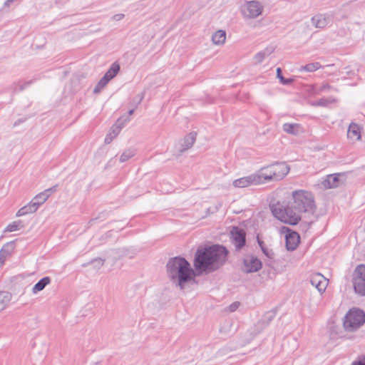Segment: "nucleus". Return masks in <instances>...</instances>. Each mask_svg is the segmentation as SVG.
I'll return each mask as SVG.
<instances>
[{"label":"nucleus","instance_id":"nucleus-4","mask_svg":"<svg viewBox=\"0 0 365 365\" xmlns=\"http://www.w3.org/2000/svg\"><path fill=\"white\" fill-rule=\"evenodd\" d=\"M241 14L243 19L250 21L261 16L264 6L262 2L257 0L247 1L241 6Z\"/></svg>","mask_w":365,"mask_h":365},{"label":"nucleus","instance_id":"nucleus-34","mask_svg":"<svg viewBox=\"0 0 365 365\" xmlns=\"http://www.w3.org/2000/svg\"><path fill=\"white\" fill-rule=\"evenodd\" d=\"M221 207L222 203L220 202H217L212 205L207 209V215H209L216 213L217 212H218Z\"/></svg>","mask_w":365,"mask_h":365},{"label":"nucleus","instance_id":"nucleus-7","mask_svg":"<svg viewBox=\"0 0 365 365\" xmlns=\"http://www.w3.org/2000/svg\"><path fill=\"white\" fill-rule=\"evenodd\" d=\"M354 288L357 294L365 296V264L359 265L354 272Z\"/></svg>","mask_w":365,"mask_h":365},{"label":"nucleus","instance_id":"nucleus-5","mask_svg":"<svg viewBox=\"0 0 365 365\" xmlns=\"http://www.w3.org/2000/svg\"><path fill=\"white\" fill-rule=\"evenodd\" d=\"M365 322V314L363 311L351 309L344 317L343 325L346 331H354Z\"/></svg>","mask_w":365,"mask_h":365},{"label":"nucleus","instance_id":"nucleus-27","mask_svg":"<svg viewBox=\"0 0 365 365\" xmlns=\"http://www.w3.org/2000/svg\"><path fill=\"white\" fill-rule=\"evenodd\" d=\"M35 209L31 206V204L29 202L28 205L22 207L21 209L18 210L16 212L17 217L24 216L29 214H32L35 212Z\"/></svg>","mask_w":365,"mask_h":365},{"label":"nucleus","instance_id":"nucleus-32","mask_svg":"<svg viewBox=\"0 0 365 365\" xmlns=\"http://www.w3.org/2000/svg\"><path fill=\"white\" fill-rule=\"evenodd\" d=\"M46 287V277L40 279L32 288L31 292L34 294H38Z\"/></svg>","mask_w":365,"mask_h":365},{"label":"nucleus","instance_id":"nucleus-26","mask_svg":"<svg viewBox=\"0 0 365 365\" xmlns=\"http://www.w3.org/2000/svg\"><path fill=\"white\" fill-rule=\"evenodd\" d=\"M120 71V65L115 62L113 63L110 68L107 71V72L105 73L104 76L108 78L109 81L114 78L118 72Z\"/></svg>","mask_w":365,"mask_h":365},{"label":"nucleus","instance_id":"nucleus-33","mask_svg":"<svg viewBox=\"0 0 365 365\" xmlns=\"http://www.w3.org/2000/svg\"><path fill=\"white\" fill-rule=\"evenodd\" d=\"M21 225V221H15L9 224L5 229V232H11L19 230Z\"/></svg>","mask_w":365,"mask_h":365},{"label":"nucleus","instance_id":"nucleus-21","mask_svg":"<svg viewBox=\"0 0 365 365\" xmlns=\"http://www.w3.org/2000/svg\"><path fill=\"white\" fill-rule=\"evenodd\" d=\"M283 130L294 135H297L303 132L302 126L298 123H284Z\"/></svg>","mask_w":365,"mask_h":365},{"label":"nucleus","instance_id":"nucleus-19","mask_svg":"<svg viewBox=\"0 0 365 365\" xmlns=\"http://www.w3.org/2000/svg\"><path fill=\"white\" fill-rule=\"evenodd\" d=\"M14 242L6 243L0 250V267L4 263L5 260L9 257L14 250Z\"/></svg>","mask_w":365,"mask_h":365},{"label":"nucleus","instance_id":"nucleus-47","mask_svg":"<svg viewBox=\"0 0 365 365\" xmlns=\"http://www.w3.org/2000/svg\"><path fill=\"white\" fill-rule=\"evenodd\" d=\"M50 283V279L47 277V285Z\"/></svg>","mask_w":365,"mask_h":365},{"label":"nucleus","instance_id":"nucleus-3","mask_svg":"<svg viewBox=\"0 0 365 365\" xmlns=\"http://www.w3.org/2000/svg\"><path fill=\"white\" fill-rule=\"evenodd\" d=\"M167 273L172 283L180 290L194 283L196 277L190 264L182 257L170 259L167 264Z\"/></svg>","mask_w":365,"mask_h":365},{"label":"nucleus","instance_id":"nucleus-14","mask_svg":"<svg viewBox=\"0 0 365 365\" xmlns=\"http://www.w3.org/2000/svg\"><path fill=\"white\" fill-rule=\"evenodd\" d=\"M310 283L322 294L327 289L328 280L322 274L317 273L311 276Z\"/></svg>","mask_w":365,"mask_h":365},{"label":"nucleus","instance_id":"nucleus-44","mask_svg":"<svg viewBox=\"0 0 365 365\" xmlns=\"http://www.w3.org/2000/svg\"><path fill=\"white\" fill-rule=\"evenodd\" d=\"M258 243H259V246H260V247H261V249H262V247H265L264 246V243H263V242L260 241L259 240H258Z\"/></svg>","mask_w":365,"mask_h":365},{"label":"nucleus","instance_id":"nucleus-40","mask_svg":"<svg viewBox=\"0 0 365 365\" xmlns=\"http://www.w3.org/2000/svg\"><path fill=\"white\" fill-rule=\"evenodd\" d=\"M56 187H57V185H55V186H53V187H51V188L47 189V197H48L50 195H51L52 193H53L54 192H56Z\"/></svg>","mask_w":365,"mask_h":365},{"label":"nucleus","instance_id":"nucleus-41","mask_svg":"<svg viewBox=\"0 0 365 365\" xmlns=\"http://www.w3.org/2000/svg\"><path fill=\"white\" fill-rule=\"evenodd\" d=\"M123 17V14H116L114 16V19L116 20V21H119L120 19H122Z\"/></svg>","mask_w":365,"mask_h":365},{"label":"nucleus","instance_id":"nucleus-25","mask_svg":"<svg viewBox=\"0 0 365 365\" xmlns=\"http://www.w3.org/2000/svg\"><path fill=\"white\" fill-rule=\"evenodd\" d=\"M11 299V294L6 291L0 292V312L4 310Z\"/></svg>","mask_w":365,"mask_h":365},{"label":"nucleus","instance_id":"nucleus-36","mask_svg":"<svg viewBox=\"0 0 365 365\" xmlns=\"http://www.w3.org/2000/svg\"><path fill=\"white\" fill-rule=\"evenodd\" d=\"M262 251L268 258L272 259L274 257V254L272 250H269L267 247H262Z\"/></svg>","mask_w":365,"mask_h":365},{"label":"nucleus","instance_id":"nucleus-35","mask_svg":"<svg viewBox=\"0 0 365 365\" xmlns=\"http://www.w3.org/2000/svg\"><path fill=\"white\" fill-rule=\"evenodd\" d=\"M277 76L280 81V82L284 85L290 84L293 80L292 78H284V76L282 75V70L280 68H277Z\"/></svg>","mask_w":365,"mask_h":365},{"label":"nucleus","instance_id":"nucleus-13","mask_svg":"<svg viewBox=\"0 0 365 365\" xmlns=\"http://www.w3.org/2000/svg\"><path fill=\"white\" fill-rule=\"evenodd\" d=\"M231 239L237 250H240L245 244V232L237 227L231 231Z\"/></svg>","mask_w":365,"mask_h":365},{"label":"nucleus","instance_id":"nucleus-17","mask_svg":"<svg viewBox=\"0 0 365 365\" xmlns=\"http://www.w3.org/2000/svg\"><path fill=\"white\" fill-rule=\"evenodd\" d=\"M85 76L83 74L77 73L71 78V91L75 93L86 86Z\"/></svg>","mask_w":365,"mask_h":365},{"label":"nucleus","instance_id":"nucleus-45","mask_svg":"<svg viewBox=\"0 0 365 365\" xmlns=\"http://www.w3.org/2000/svg\"><path fill=\"white\" fill-rule=\"evenodd\" d=\"M353 365H365V363L359 361V362L353 364Z\"/></svg>","mask_w":365,"mask_h":365},{"label":"nucleus","instance_id":"nucleus-23","mask_svg":"<svg viewBox=\"0 0 365 365\" xmlns=\"http://www.w3.org/2000/svg\"><path fill=\"white\" fill-rule=\"evenodd\" d=\"M46 202V192H41L36 195L30 202L31 206L37 211L39 207L44 205Z\"/></svg>","mask_w":365,"mask_h":365},{"label":"nucleus","instance_id":"nucleus-46","mask_svg":"<svg viewBox=\"0 0 365 365\" xmlns=\"http://www.w3.org/2000/svg\"><path fill=\"white\" fill-rule=\"evenodd\" d=\"M133 112H134V109L130 110L128 112V115H131L133 113Z\"/></svg>","mask_w":365,"mask_h":365},{"label":"nucleus","instance_id":"nucleus-29","mask_svg":"<svg viewBox=\"0 0 365 365\" xmlns=\"http://www.w3.org/2000/svg\"><path fill=\"white\" fill-rule=\"evenodd\" d=\"M322 67L319 62L310 63L299 68L300 71L314 72Z\"/></svg>","mask_w":365,"mask_h":365},{"label":"nucleus","instance_id":"nucleus-18","mask_svg":"<svg viewBox=\"0 0 365 365\" xmlns=\"http://www.w3.org/2000/svg\"><path fill=\"white\" fill-rule=\"evenodd\" d=\"M329 21V16L323 14H316L311 19L312 25L316 29L325 28Z\"/></svg>","mask_w":365,"mask_h":365},{"label":"nucleus","instance_id":"nucleus-43","mask_svg":"<svg viewBox=\"0 0 365 365\" xmlns=\"http://www.w3.org/2000/svg\"><path fill=\"white\" fill-rule=\"evenodd\" d=\"M94 262H98L99 264L102 265L103 264V260L101 259H95L93 261Z\"/></svg>","mask_w":365,"mask_h":365},{"label":"nucleus","instance_id":"nucleus-8","mask_svg":"<svg viewBox=\"0 0 365 365\" xmlns=\"http://www.w3.org/2000/svg\"><path fill=\"white\" fill-rule=\"evenodd\" d=\"M274 182H279L285 178L290 171V166L285 162H276L270 164Z\"/></svg>","mask_w":365,"mask_h":365},{"label":"nucleus","instance_id":"nucleus-6","mask_svg":"<svg viewBox=\"0 0 365 365\" xmlns=\"http://www.w3.org/2000/svg\"><path fill=\"white\" fill-rule=\"evenodd\" d=\"M197 135V132L192 131L180 138L173 146V155L178 158L181 156L182 153L192 148L196 141Z\"/></svg>","mask_w":365,"mask_h":365},{"label":"nucleus","instance_id":"nucleus-22","mask_svg":"<svg viewBox=\"0 0 365 365\" xmlns=\"http://www.w3.org/2000/svg\"><path fill=\"white\" fill-rule=\"evenodd\" d=\"M226 41V32L220 29L216 31L212 36V42L217 46H222Z\"/></svg>","mask_w":365,"mask_h":365},{"label":"nucleus","instance_id":"nucleus-39","mask_svg":"<svg viewBox=\"0 0 365 365\" xmlns=\"http://www.w3.org/2000/svg\"><path fill=\"white\" fill-rule=\"evenodd\" d=\"M144 96H145V93L143 92V93H140L139 94L137 95L136 96V101H137V104H139L140 103V102L143 101V99L144 98Z\"/></svg>","mask_w":365,"mask_h":365},{"label":"nucleus","instance_id":"nucleus-1","mask_svg":"<svg viewBox=\"0 0 365 365\" xmlns=\"http://www.w3.org/2000/svg\"><path fill=\"white\" fill-rule=\"evenodd\" d=\"M269 206L274 217L289 225H297L302 213L314 214L316 210L313 194L305 190L287 192L282 200H270Z\"/></svg>","mask_w":365,"mask_h":365},{"label":"nucleus","instance_id":"nucleus-37","mask_svg":"<svg viewBox=\"0 0 365 365\" xmlns=\"http://www.w3.org/2000/svg\"><path fill=\"white\" fill-rule=\"evenodd\" d=\"M331 102H333V101H331L329 99L323 98V99H320L319 101H318L315 104L317 106H327Z\"/></svg>","mask_w":365,"mask_h":365},{"label":"nucleus","instance_id":"nucleus-30","mask_svg":"<svg viewBox=\"0 0 365 365\" xmlns=\"http://www.w3.org/2000/svg\"><path fill=\"white\" fill-rule=\"evenodd\" d=\"M109 81H110L103 76L95 86L93 93L95 94L99 93L106 86Z\"/></svg>","mask_w":365,"mask_h":365},{"label":"nucleus","instance_id":"nucleus-15","mask_svg":"<svg viewBox=\"0 0 365 365\" xmlns=\"http://www.w3.org/2000/svg\"><path fill=\"white\" fill-rule=\"evenodd\" d=\"M285 240L287 250L294 251L297 248L300 242V237L297 232L293 231L286 234Z\"/></svg>","mask_w":365,"mask_h":365},{"label":"nucleus","instance_id":"nucleus-11","mask_svg":"<svg viewBox=\"0 0 365 365\" xmlns=\"http://www.w3.org/2000/svg\"><path fill=\"white\" fill-rule=\"evenodd\" d=\"M232 185L235 188H246L252 185H258L254 173L233 180Z\"/></svg>","mask_w":365,"mask_h":365},{"label":"nucleus","instance_id":"nucleus-9","mask_svg":"<svg viewBox=\"0 0 365 365\" xmlns=\"http://www.w3.org/2000/svg\"><path fill=\"white\" fill-rule=\"evenodd\" d=\"M254 174L258 185H262L267 182H274V178L270 164L262 167L255 173H254Z\"/></svg>","mask_w":365,"mask_h":365},{"label":"nucleus","instance_id":"nucleus-28","mask_svg":"<svg viewBox=\"0 0 365 365\" xmlns=\"http://www.w3.org/2000/svg\"><path fill=\"white\" fill-rule=\"evenodd\" d=\"M271 53L270 51H269L268 50H264V51H261L258 53H257L254 58H253V60L255 61V63L256 64H259L261 63L269 54Z\"/></svg>","mask_w":365,"mask_h":365},{"label":"nucleus","instance_id":"nucleus-42","mask_svg":"<svg viewBox=\"0 0 365 365\" xmlns=\"http://www.w3.org/2000/svg\"><path fill=\"white\" fill-rule=\"evenodd\" d=\"M15 0H6L5 2H4V6H6V7H9L10 6V4L14 1Z\"/></svg>","mask_w":365,"mask_h":365},{"label":"nucleus","instance_id":"nucleus-10","mask_svg":"<svg viewBox=\"0 0 365 365\" xmlns=\"http://www.w3.org/2000/svg\"><path fill=\"white\" fill-rule=\"evenodd\" d=\"M262 268L261 261L255 256L249 255L244 259L243 271L247 273L255 272Z\"/></svg>","mask_w":365,"mask_h":365},{"label":"nucleus","instance_id":"nucleus-24","mask_svg":"<svg viewBox=\"0 0 365 365\" xmlns=\"http://www.w3.org/2000/svg\"><path fill=\"white\" fill-rule=\"evenodd\" d=\"M236 331L234 324L230 321H226L221 324L219 332L223 336H228Z\"/></svg>","mask_w":365,"mask_h":365},{"label":"nucleus","instance_id":"nucleus-12","mask_svg":"<svg viewBox=\"0 0 365 365\" xmlns=\"http://www.w3.org/2000/svg\"><path fill=\"white\" fill-rule=\"evenodd\" d=\"M129 120V118L122 121L121 119H118L117 123H115L110 128L109 133L106 135L104 142L106 144H110L120 133L122 128L124 124Z\"/></svg>","mask_w":365,"mask_h":365},{"label":"nucleus","instance_id":"nucleus-2","mask_svg":"<svg viewBox=\"0 0 365 365\" xmlns=\"http://www.w3.org/2000/svg\"><path fill=\"white\" fill-rule=\"evenodd\" d=\"M228 251L223 246L214 245L197 250L194 267L200 272H211L221 267L227 260Z\"/></svg>","mask_w":365,"mask_h":365},{"label":"nucleus","instance_id":"nucleus-16","mask_svg":"<svg viewBox=\"0 0 365 365\" xmlns=\"http://www.w3.org/2000/svg\"><path fill=\"white\" fill-rule=\"evenodd\" d=\"M361 131L362 128L359 125L355 123H351L349 125L347 130L348 139L352 141L353 143H356L357 141L361 140Z\"/></svg>","mask_w":365,"mask_h":365},{"label":"nucleus","instance_id":"nucleus-20","mask_svg":"<svg viewBox=\"0 0 365 365\" xmlns=\"http://www.w3.org/2000/svg\"><path fill=\"white\" fill-rule=\"evenodd\" d=\"M322 185L325 189L335 188L339 185V175H329L322 182Z\"/></svg>","mask_w":365,"mask_h":365},{"label":"nucleus","instance_id":"nucleus-38","mask_svg":"<svg viewBox=\"0 0 365 365\" xmlns=\"http://www.w3.org/2000/svg\"><path fill=\"white\" fill-rule=\"evenodd\" d=\"M240 304L238 302H233L229 307L230 312L236 311L238 309V307H240Z\"/></svg>","mask_w":365,"mask_h":365},{"label":"nucleus","instance_id":"nucleus-31","mask_svg":"<svg viewBox=\"0 0 365 365\" xmlns=\"http://www.w3.org/2000/svg\"><path fill=\"white\" fill-rule=\"evenodd\" d=\"M135 155V150L134 149H126L120 156V162L125 163Z\"/></svg>","mask_w":365,"mask_h":365}]
</instances>
